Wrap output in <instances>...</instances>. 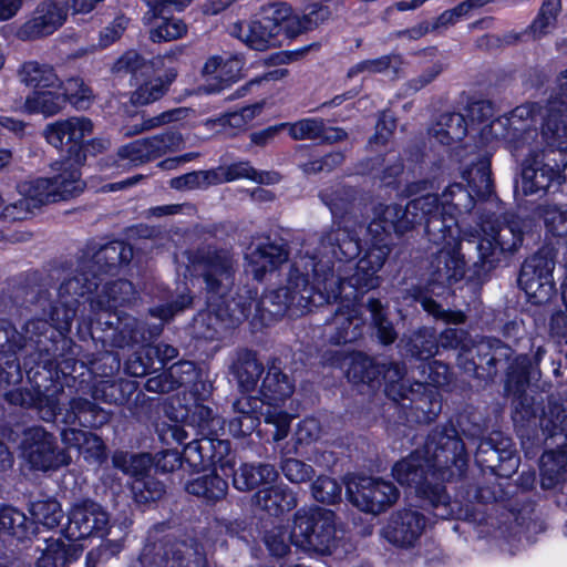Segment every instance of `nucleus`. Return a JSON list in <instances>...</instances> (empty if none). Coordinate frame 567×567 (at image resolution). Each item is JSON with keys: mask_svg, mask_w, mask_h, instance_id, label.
I'll use <instances>...</instances> for the list:
<instances>
[{"mask_svg": "<svg viewBox=\"0 0 567 567\" xmlns=\"http://www.w3.org/2000/svg\"><path fill=\"white\" fill-rule=\"evenodd\" d=\"M435 195L427 194L410 200L405 206L399 204L378 203L373 206V218L368 227L371 235L375 234L370 247L355 265L351 261L360 252L359 238L340 224L309 236L302 245L299 258L289 271V286L270 293L265 306L275 315H280L287 305L303 309L313 301V287L307 286L302 269L310 266L315 276V288L319 291L318 302L330 300L347 290L343 280H348L347 298H353L358 289L377 288L380 279L377 274L388 259L391 247L383 234L393 230L398 236L411 231L420 216L434 207Z\"/></svg>", "mask_w": 567, "mask_h": 567, "instance_id": "1", "label": "nucleus"}, {"mask_svg": "<svg viewBox=\"0 0 567 567\" xmlns=\"http://www.w3.org/2000/svg\"><path fill=\"white\" fill-rule=\"evenodd\" d=\"M190 267L198 278L204 282L207 309L196 318V324L205 326L200 331L205 339H215L221 329L231 328L246 320L251 313L252 307L260 320L270 322L286 315L288 310L300 313L290 302L287 309L275 315L265 306L266 298L289 286V278L284 287L268 291L257 301V293L244 287L238 289L236 296L230 297L235 285V277L238 270V262L233 251L228 248L207 246L198 248L189 258Z\"/></svg>", "mask_w": 567, "mask_h": 567, "instance_id": "2", "label": "nucleus"}, {"mask_svg": "<svg viewBox=\"0 0 567 567\" xmlns=\"http://www.w3.org/2000/svg\"><path fill=\"white\" fill-rule=\"evenodd\" d=\"M542 106L534 102L514 109L509 116L492 120L482 134L503 140L514 156L527 151L522 162V189L525 195L547 190L567 181V140L545 138L544 124L538 133L535 124Z\"/></svg>", "mask_w": 567, "mask_h": 567, "instance_id": "3", "label": "nucleus"}, {"mask_svg": "<svg viewBox=\"0 0 567 567\" xmlns=\"http://www.w3.org/2000/svg\"><path fill=\"white\" fill-rule=\"evenodd\" d=\"M393 477L401 485L414 488L425 509L441 519L475 520L468 506L452 501L445 487L437 483V473L422 450H415L392 467Z\"/></svg>", "mask_w": 567, "mask_h": 567, "instance_id": "4", "label": "nucleus"}, {"mask_svg": "<svg viewBox=\"0 0 567 567\" xmlns=\"http://www.w3.org/2000/svg\"><path fill=\"white\" fill-rule=\"evenodd\" d=\"M93 132V123L84 116H73L49 124L44 137L55 148L68 147V156L56 162L59 174L52 177L58 200H68L79 196L85 188L80 167L86 159L82 141Z\"/></svg>", "mask_w": 567, "mask_h": 567, "instance_id": "5", "label": "nucleus"}, {"mask_svg": "<svg viewBox=\"0 0 567 567\" xmlns=\"http://www.w3.org/2000/svg\"><path fill=\"white\" fill-rule=\"evenodd\" d=\"M528 223L519 216L506 214L503 219H487L480 230L463 231L462 239L472 241L478 238L476 246L478 260L475 265L483 270L495 268L504 254L515 252L523 243Z\"/></svg>", "mask_w": 567, "mask_h": 567, "instance_id": "6", "label": "nucleus"}, {"mask_svg": "<svg viewBox=\"0 0 567 567\" xmlns=\"http://www.w3.org/2000/svg\"><path fill=\"white\" fill-rule=\"evenodd\" d=\"M290 543L310 555H328L337 539L336 514L326 508H300L293 515Z\"/></svg>", "mask_w": 567, "mask_h": 567, "instance_id": "7", "label": "nucleus"}, {"mask_svg": "<svg viewBox=\"0 0 567 567\" xmlns=\"http://www.w3.org/2000/svg\"><path fill=\"white\" fill-rule=\"evenodd\" d=\"M63 393L61 385H53L37 398L35 406L43 421L51 422L61 415L63 423L80 424L84 427H100L109 422V414L85 398H72L64 406L62 404Z\"/></svg>", "mask_w": 567, "mask_h": 567, "instance_id": "8", "label": "nucleus"}, {"mask_svg": "<svg viewBox=\"0 0 567 567\" xmlns=\"http://www.w3.org/2000/svg\"><path fill=\"white\" fill-rule=\"evenodd\" d=\"M422 451L441 481L462 477L467 468L465 445L453 425L433 429Z\"/></svg>", "mask_w": 567, "mask_h": 567, "instance_id": "9", "label": "nucleus"}, {"mask_svg": "<svg viewBox=\"0 0 567 567\" xmlns=\"http://www.w3.org/2000/svg\"><path fill=\"white\" fill-rule=\"evenodd\" d=\"M301 272L303 274L302 276H305L307 280V286L311 288L315 287L316 282L311 267L309 266L308 269H302ZM342 284L346 288H348V280H343ZM347 291H349V289H347ZM365 291L367 290L358 289L355 296L353 298L348 299L344 290L336 298L318 302L319 291L317 288H313V301L309 302L306 309L302 312L298 313V316L303 315L306 311L310 309L311 306H321L323 303H329L331 301L337 300L339 297H343L344 300L351 302L352 300H355L358 298L359 293H363ZM286 313H289L290 316H297V313H293L292 310H288ZM363 326L364 319L361 315L360 309L353 303H347L338 308V310L334 312L331 319L327 322L326 333L329 340L334 344L353 342L362 336Z\"/></svg>", "mask_w": 567, "mask_h": 567, "instance_id": "10", "label": "nucleus"}, {"mask_svg": "<svg viewBox=\"0 0 567 567\" xmlns=\"http://www.w3.org/2000/svg\"><path fill=\"white\" fill-rule=\"evenodd\" d=\"M379 374H383L386 383L385 393L393 401L414 400V383L405 380L406 368L400 362L377 364L372 359L360 353L354 354L348 370V377L354 382L370 383Z\"/></svg>", "mask_w": 567, "mask_h": 567, "instance_id": "11", "label": "nucleus"}, {"mask_svg": "<svg viewBox=\"0 0 567 567\" xmlns=\"http://www.w3.org/2000/svg\"><path fill=\"white\" fill-rule=\"evenodd\" d=\"M20 449L22 457L38 471L56 470L71 463V456L58 447L54 435L41 426L23 432Z\"/></svg>", "mask_w": 567, "mask_h": 567, "instance_id": "12", "label": "nucleus"}, {"mask_svg": "<svg viewBox=\"0 0 567 567\" xmlns=\"http://www.w3.org/2000/svg\"><path fill=\"white\" fill-rule=\"evenodd\" d=\"M349 501L360 511L380 514L396 503L400 492L396 486L380 477L361 476L347 486Z\"/></svg>", "mask_w": 567, "mask_h": 567, "instance_id": "13", "label": "nucleus"}, {"mask_svg": "<svg viewBox=\"0 0 567 567\" xmlns=\"http://www.w3.org/2000/svg\"><path fill=\"white\" fill-rule=\"evenodd\" d=\"M69 9L70 0L41 1L18 29L17 37L22 41H34L53 34L66 21Z\"/></svg>", "mask_w": 567, "mask_h": 567, "instance_id": "14", "label": "nucleus"}, {"mask_svg": "<svg viewBox=\"0 0 567 567\" xmlns=\"http://www.w3.org/2000/svg\"><path fill=\"white\" fill-rule=\"evenodd\" d=\"M553 269L554 261L543 254H535L523 262L518 285L534 303H543L553 295Z\"/></svg>", "mask_w": 567, "mask_h": 567, "instance_id": "15", "label": "nucleus"}, {"mask_svg": "<svg viewBox=\"0 0 567 567\" xmlns=\"http://www.w3.org/2000/svg\"><path fill=\"white\" fill-rule=\"evenodd\" d=\"M109 514L100 504L83 501L71 508L63 533L69 540H80L93 535L104 536L109 530Z\"/></svg>", "mask_w": 567, "mask_h": 567, "instance_id": "16", "label": "nucleus"}, {"mask_svg": "<svg viewBox=\"0 0 567 567\" xmlns=\"http://www.w3.org/2000/svg\"><path fill=\"white\" fill-rule=\"evenodd\" d=\"M184 140L181 133L165 132L147 138L136 140L118 148L121 159L137 166L154 161L167 153L179 151Z\"/></svg>", "mask_w": 567, "mask_h": 567, "instance_id": "17", "label": "nucleus"}, {"mask_svg": "<svg viewBox=\"0 0 567 567\" xmlns=\"http://www.w3.org/2000/svg\"><path fill=\"white\" fill-rule=\"evenodd\" d=\"M274 12L270 4L265 6L261 8L260 18L248 23H234L230 33L258 51L280 45L279 27L275 23Z\"/></svg>", "mask_w": 567, "mask_h": 567, "instance_id": "18", "label": "nucleus"}, {"mask_svg": "<svg viewBox=\"0 0 567 567\" xmlns=\"http://www.w3.org/2000/svg\"><path fill=\"white\" fill-rule=\"evenodd\" d=\"M228 451L229 443L227 441L205 436L187 443L184 449L183 458L194 470L215 465L220 468L223 475L228 476L227 470L234 468L233 458L224 457Z\"/></svg>", "mask_w": 567, "mask_h": 567, "instance_id": "19", "label": "nucleus"}, {"mask_svg": "<svg viewBox=\"0 0 567 567\" xmlns=\"http://www.w3.org/2000/svg\"><path fill=\"white\" fill-rule=\"evenodd\" d=\"M426 520L423 514L411 508L394 512L382 530L383 537L392 545L410 548L422 536Z\"/></svg>", "mask_w": 567, "mask_h": 567, "instance_id": "20", "label": "nucleus"}, {"mask_svg": "<svg viewBox=\"0 0 567 567\" xmlns=\"http://www.w3.org/2000/svg\"><path fill=\"white\" fill-rule=\"evenodd\" d=\"M434 207L417 220L425 224V234L435 245L449 246L460 244L458 223L452 212L442 210L439 197L435 195Z\"/></svg>", "mask_w": 567, "mask_h": 567, "instance_id": "21", "label": "nucleus"}, {"mask_svg": "<svg viewBox=\"0 0 567 567\" xmlns=\"http://www.w3.org/2000/svg\"><path fill=\"white\" fill-rule=\"evenodd\" d=\"M544 135L551 141L567 140V70L557 78V91L547 102Z\"/></svg>", "mask_w": 567, "mask_h": 567, "instance_id": "22", "label": "nucleus"}, {"mask_svg": "<svg viewBox=\"0 0 567 567\" xmlns=\"http://www.w3.org/2000/svg\"><path fill=\"white\" fill-rule=\"evenodd\" d=\"M262 404V401L256 396H241L233 403V412L240 417H259L264 415L265 423L275 426L272 440L279 442L286 439L291 421L288 413L277 408H268L266 412H260Z\"/></svg>", "mask_w": 567, "mask_h": 567, "instance_id": "23", "label": "nucleus"}, {"mask_svg": "<svg viewBox=\"0 0 567 567\" xmlns=\"http://www.w3.org/2000/svg\"><path fill=\"white\" fill-rule=\"evenodd\" d=\"M466 270V261L461 254V243L443 246L431 259V277L439 284L460 281Z\"/></svg>", "mask_w": 567, "mask_h": 567, "instance_id": "24", "label": "nucleus"}, {"mask_svg": "<svg viewBox=\"0 0 567 567\" xmlns=\"http://www.w3.org/2000/svg\"><path fill=\"white\" fill-rule=\"evenodd\" d=\"M133 256L131 246L122 241H113L102 246L91 257L82 258L80 270H87L91 275L109 272L123 262H128Z\"/></svg>", "mask_w": 567, "mask_h": 567, "instance_id": "25", "label": "nucleus"}, {"mask_svg": "<svg viewBox=\"0 0 567 567\" xmlns=\"http://www.w3.org/2000/svg\"><path fill=\"white\" fill-rule=\"evenodd\" d=\"M295 391L293 381L278 364L277 360L268 362L266 374L261 380L260 401L269 406H277L288 400Z\"/></svg>", "mask_w": 567, "mask_h": 567, "instance_id": "26", "label": "nucleus"}, {"mask_svg": "<svg viewBox=\"0 0 567 567\" xmlns=\"http://www.w3.org/2000/svg\"><path fill=\"white\" fill-rule=\"evenodd\" d=\"M186 551H189V548L185 543L172 540L147 543L140 555V563L143 566L172 565L175 567L182 564Z\"/></svg>", "mask_w": 567, "mask_h": 567, "instance_id": "27", "label": "nucleus"}, {"mask_svg": "<svg viewBox=\"0 0 567 567\" xmlns=\"http://www.w3.org/2000/svg\"><path fill=\"white\" fill-rule=\"evenodd\" d=\"M61 441L66 449H76L84 458L102 463L106 458V446L97 435L79 429L69 427L61 432Z\"/></svg>", "mask_w": 567, "mask_h": 567, "instance_id": "28", "label": "nucleus"}, {"mask_svg": "<svg viewBox=\"0 0 567 567\" xmlns=\"http://www.w3.org/2000/svg\"><path fill=\"white\" fill-rule=\"evenodd\" d=\"M540 487L555 489L567 481V447L543 453L539 460Z\"/></svg>", "mask_w": 567, "mask_h": 567, "instance_id": "29", "label": "nucleus"}, {"mask_svg": "<svg viewBox=\"0 0 567 567\" xmlns=\"http://www.w3.org/2000/svg\"><path fill=\"white\" fill-rule=\"evenodd\" d=\"M215 185L233 182L240 178L250 179L258 184H276L280 176L276 172H261L255 169L248 161H240L230 165L218 166L213 169Z\"/></svg>", "mask_w": 567, "mask_h": 567, "instance_id": "30", "label": "nucleus"}, {"mask_svg": "<svg viewBox=\"0 0 567 567\" xmlns=\"http://www.w3.org/2000/svg\"><path fill=\"white\" fill-rule=\"evenodd\" d=\"M546 440L557 447H567V404L549 401L539 420Z\"/></svg>", "mask_w": 567, "mask_h": 567, "instance_id": "31", "label": "nucleus"}, {"mask_svg": "<svg viewBox=\"0 0 567 567\" xmlns=\"http://www.w3.org/2000/svg\"><path fill=\"white\" fill-rule=\"evenodd\" d=\"M136 300V291L128 280H116L106 284L96 298L91 300V308L97 311H112L120 306Z\"/></svg>", "mask_w": 567, "mask_h": 567, "instance_id": "32", "label": "nucleus"}, {"mask_svg": "<svg viewBox=\"0 0 567 567\" xmlns=\"http://www.w3.org/2000/svg\"><path fill=\"white\" fill-rule=\"evenodd\" d=\"M40 556L37 558V567H64L76 561L82 553L78 545L65 544L61 539H45L43 546H38Z\"/></svg>", "mask_w": 567, "mask_h": 567, "instance_id": "33", "label": "nucleus"}, {"mask_svg": "<svg viewBox=\"0 0 567 567\" xmlns=\"http://www.w3.org/2000/svg\"><path fill=\"white\" fill-rule=\"evenodd\" d=\"M289 134L296 141L312 140L336 143L347 137V133L338 127H327L322 120L305 118L289 125Z\"/></svg>", "mask_w": 567, "mask_h": 567, "instance_id": "34", "label": "nucleus"}, {"mask_svg": "<svg viewBox=\"0 0 567 567\" xmlns=\"http://www.w3.org/2000/svg\"><path fill=\"white\" fill-rule=\"evenodd\" d=\"M252 503L272 516L281 515L297 506L295 493L286 486H272L259 489Z\"/></svg>", "mask_w": 567, "mask_h": 567, "instance_id": "35", "label": "nucleus"}, {"mask_svg": "<svg viewBox=\"0 0 567 567\" xmlns=\"http://www.w3.org/2000/svg\"><path fill=\"white\" fill-rule=\"evenodd\" d=\"M228 471L233 473L234 487L241 492L271 484L278 477V472L271 464H243L237 471Z\"/></svg>", "mask_w": 567, "mask_h": 567, "instance_id": "36", "label": "nucleus"}, {"mask_svg": "<svg viewBox=\"0 0 567 567\" xmlns=\"http://www.w3.org/2000/svg\"><path fill=\"white\" fill-rule=\"evenodd\" d=\"M24 339L20 332L9 322L0 321V368L2 372V384L9 383L8 373L4 372L3 364L8 368H14L19 374L20 364L17 360V352L24 348Z\"/></svg>", "mask_w": 567, "mask_h": 567, "instance_id": "37", "label": "nucleus"}, {"mask_svg": "<svg viewBox=\"0 0 567 567\" xmlns=\"http://www.w3.org/2000/svg\"><path fill=\"white\" fill-rule=\"evenodd\" d=\"M288 259L286 249L275 243H264L257 246L249 255L248 261L254 277L258 280L266 271L275 269Z\"/></svg>", "mask_w": 567, "mask_h": 567, "instance_id": "38", "label": "nucleus"}, {"mask_svg": "<svg viewBox=\"0 0 567 567\" xmlns=\"http://www.w3.org/2000/svg\"><path fill=\"white\" fill-rule=\"evenodd\" d=\"M18 74L22 83L34 89L61 90L63 86V81L50 64L28 61L21 65Z\"/></svg>", "mask_w": 567, "mask_h": 567, "instance_id": "39", "label": "nucleus"}, {"mask_svg": "<svg viewBox=\"0 0 567 567\" xmlns=\"http://www.w3.org/2000/svg\"><path fill=\"white\" fill-rule=\"evenodd\" d=\"M97 287L96 274L80 270V262L60 284L58 297L61 300L76 305L80 297L93 291Z\"/></svg>", "mask_w": 567, "mask_h": 567, "instance_id": "40", "label": "nucleus"}, {"mask_svg": "<svg viewBox=\"0 0 567 567\" xmlns=\"http://www.w3.org/2000/svg\"><path fill=\"white\" fill-rule=\"evenodd\" d=\"M486 454V458L480 462L488 463L487 466L501 477H511L519 466V457L514 451L504 447L502 451L494 447L491 442L481 443L478 446V457Z\"/></svg>", "mask_w": 567, "mask_h": 567, "instance_id": "41", "label": "nucleus"}, {"mask_svg": "<svg viewBox=\"0 0 567 567\" xmlns=\"http://www.w3.org/2000/svg\"><path fill=\"white\" fill-rule=\"evenodd\" d=\"M66 97L63 90H35L25 97L24 111L27 113H40L44 116H53L65 106Z\"/></svg>", "mask_w": 567, "mask_h": 567, "instance_id": "42", "label": "nucleus"}, {"mask_svg": "<svg viewBox=\"0 0 567 567\" xmlns=\"http://www.w3.org/2000/svg\"><path fill=\"white\" fill-rule=\"evenodd\" d=\"M432 137L443 145L461 142L467 134V123L461 113H443L430 131Z\"/></svg>", "mask_w": 567, "mask_h": 567, "instance_id": "43", "label": "nucleus"}, {"mask_svg": "<svg viewBox=\"0 0 567 567\" xmlns=\"http://www.w3.org/2000/svg\"><path fill=\"white\" fill-rule=\"evenodd\" d=\"M233 368L241 391L250 392L256 389L264 372V367L258 361L255 352L249 350L239 351Z\"/></svg>", "mask_w": 567, "mask_h": 567, "instance_id": "44", "label": "nucleus"}, {"mask_svg": "<svg viewBox=\"0 0 567 567\" xmlns=\"http://www.w3.org/2000/svg\"><path fill=\"white\" fill-rule=\"evenodd\" d=\"M217 471V467L215 468ZM187 493L209 502L223 499L228 491V483L216 472L200 475L186 483Z\"/></svg>", "mask_w": 567, "mask_h": 567, "instance_id": "45", "label": "nucleus"}, {"mask_svg": "<svg viewBox=\"0 0 567 567\" xmlns=\"http://www.w3.org/2000/svg\"><path fill=\"white\" fill-rule=\"evenodd\" d=\"M175 76L176 73L169 71L165 79L154 78L144 81L132 92L131 103L135 106H144L158 101L167 93Z\"/></svg>", "mask_w": 567, "mask_h": 567, "instance_id": "46", "label": "nucleus"}, {"mask_svg": "<svg viewBox=\"0 0 567 567\" xmlns=\"http://www.w3.org/2000/svg\"><path fill=\"white\" fill-rule=\"evenodd\" d=\"M19 193L25 196L33 208L58 200L52 178H35L19 185Z\"/></svg>", "mask_w": 567, "mask_h": 567, "instance_id": "47", "label": "nucleus"}, {"mask_svg": "<svg viewBox=\"0 0 567 567\" xmlns=\"http://www.w3.org/2000/svg\"><path fill=\"white\" fill-rule=\"evenodd\" d=\"M321 199L330 208L332 215L342 216L354 209L358 192L349 186H337L324 189Z\"/></svg>", "mask_w": 567, "mask_h": 567, "instance_id": "48", "label": "nucleus"}, {"mask_svg": "<svg viewBox=\"0 0 567 567\" xmlns=\"http://www.w3.org/2000/svg\"><path fill=\"white\" fill-rule=\"evenodd\" d=\"M275 23L279 27V37L285 34L287 38H296L299 34L309 31L305 24L302 16L292 12V9L286 3H270Z\"/></svg>", "mask_w": 567, "mask_h": 567, "instance_id": "49", "label": "nucleus"}, {"mask_svg": "<svg viewBox=\"0 0 567 567\" xmlns=\"http://www.w3.org/2000/svg\"><path fill=\"white\" fill-rule=\"evenodd\" d=\"M535 214L544 220L546 229L556 237L567 239V207L556 204L538 205Z\"/></svg>", "mask_w": 567, "mask_h": 567, "instance_id": "50", "label": "nucleus"}, {"mask_svg": "<svg viewBox=\"0 0 567 567\" xmlns=\"http://www.w3.org/2000/svg\"><path fill=\"white\" fill-rule=\"evenodd\" d=\"M114 467L121 470L123 473L131 475L134 478L146 476L145 473L153 464L151 454H128L126 452L117 451L112 456Z\"/></svg>", "mask_w": 567, "mask_h": 567, "instance_id": "51", "label": "nucleus"}, {"mask_svg": "<svg viewBox=\"0 0 567 567\" xmlns=\"http://www.w3.org/2000/svg\"><path fill=\"white\" fill-rule=\"evenodd\" d=\"M561 11V0H544L539 12L526 32H530L534 39L549 33L556 25Z\"/></svg>", "mask_w": 567, "mask_h": 567, "instance_id": "52", "label": "nucleus"}, {"mask_svg": "<svg viewBox=\"0 0 567 567\" xmlns=\"http://www.w3.org/2000/svg\"><path fill=\"white\" fill-rule=\"evenodd\" d=\"M475 205L472 194L462 184L455 183L446 187L442 194L440 206L442 210L452 212L453 215L470 213Z\"/></svg>", "mask_w": 567, "mask_h": 567, "instance_id": "53", "label": "nucleus"}, {"mask_svg": "<svg viewBox=\"0 0 567 567\" xmlns=\"http://www.w3.org/2000/svg\"><path fill=\"white\" fill-rule=\"evenodd\" d=\"M133 498L138 504L157 502L166 494V486L154 476L147 475L134 478L131 484Z\"/></svg>", "mask_w": 567, "mask_h": 567, "instance_id": "54", "label": "nucleus"}, {"mask_svg": "<svg viewBox=\"0 0 567 567\" xmlns=\"http://www.w3.org/2000/svg\"><path fill=\"white\" fill-rule=\"evenodd\" d=\"M32 523L20 511L13 507H3L0 509V532L8 534L17 539H23L28 536Z\"/></svg>", "mask_w": 567, "mask_h": 567, "instance_id": "55", "label": "nucleus"}, {"mask_svg": "<svg viewBox=\"0 0 567 567\" xmlns=\"http://www.w3.org/2000/svg\"><path fill=\"white\" fill-rule=\"evenodd\" d=\"M190 113L188 107H176L162 112L152 117L144 118L140 124V130H127L125 135H137L147 131L158 128L161 126L185 120Z\"/></svg>", "mask_w": 567, "mask_h": 567, "instance_id": "56", "label": "nucleus"}, {"mask_svg": "<svg viewBox=\"0 0 567 567\" xmlns=\"http://www.w3.org/2000/svg\"><path fill=\"white\" fill-rule=\"evenodd\" d=\"M467 182L480 197H487L493 192L491 168L487 159H481L467 171Z\"/></svg>", "mask_w": 567, "mask_h": 567, "instance_id": "57", "label": "nucleus"}, {"mask_svg": "<svg viewBox=\"0 0 567 567\" xmlns=\"http://www.w3.org/2000/svg\"><path fill=\"white\" fill-rule=\"evenodd\" d=\"M401 65L402 58L399 54L383 55L357 63L348 71V76L352 78L359 73H381L388 69H392L396 73Z\"/></svg>", "mask_w": 567, "mask_h": 567, "instance_id": "58", "label": "nucleus"}, {"mask_svg": "<svg viewBox=\"0 0 567 567\" xmlns=\"http://www.w3.org/2000/svg\"><path fill=\"white\" fill-rule=\"evenodd\" d=\"M31 513L39 523L48 528L58 526L64 516L60 503L51 498L33 502Z\"/></svg>", "mask_w": 567, "mask_h": 567, "instance_id": "59", "label": "nucleus"}, {"mask_svg": "<svg viewBox=\"0 0 567 567\" xmlns=\"http://www.w3.org/2000/svg\"><path fill=\"white\" fill-rule=\"evenodd\" d=\"M410 352L413 357L429 359L437 353L439 341L434 331L423 328L415 331L410 340Z\"/></svg>", "mask_w": 567, "mask_h": 567, "instance_id": "60", "label": "nucleus"}, {"mask_svg": "<svg viewBox=\"0 0 567 567\" xmlns=\"http://www.w3.org/2000/svg\"><path fill=\"white\" fill-rule=\"evenodd\" d=\"M423 373L426 374L423 381L414 383V396L424 391L425 384L440 388L449 383L450 381V369L441 361H432L422 365Z\"/></svg>", "mask_w": 567, "mask_h": 567, "instance_id": "61", "label": "nucleus"}, {"mask_svg": "<svg viewBox=\"0 0 567 567\" xmlns=\"http://www.w3.org/2000/svg\"><path fill=\"white\" fill-rule=\"evenodd\" d=\"M367 308L371 313L372 321L378 330V338L383 344H391L396 339V332L392 323L383 312V306L378 299H369Z\"/></svg>", "mask_w": 567, "mask_h": 567, "instance_id": "62", "label": "nucleus"}, {"mask_svg": "<svg viewBox=\"0 0 567 567\" xmlns=\"http://www.w3.org/2000/svg\"><path fill=\"white\" fill-rule=\"evenodd\" d=\"M75 306L64 299H59L56 303L50 305L49 311L44 310V312L48 315L52 328L60 333L68 332L75 317Z\"/></svg>", "mask_w": 567, "mask_h": 567, "instance_id": "63", "label": "nucleus"}, {"mask_svg": "<svg viewBox=\"0 0 567 567\" xmlns=\"http://www.w3.org/2000/svg\"><path fill=\"white\" fill-rule=\"evenodd\" d=\"M478 355L489 369H493L509 360L512 349L497 339L486 340L480 343Z\"/></svg>", "mask_w": 567, "mask_h": 567, "instance_id": "64", "label": "nucleus"}]
</instances>
